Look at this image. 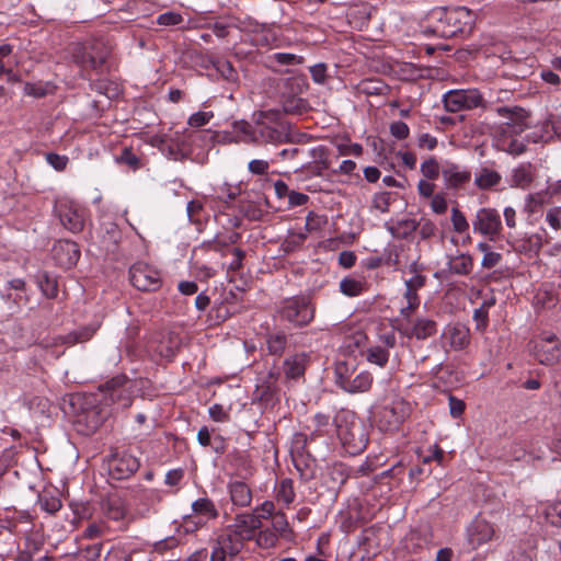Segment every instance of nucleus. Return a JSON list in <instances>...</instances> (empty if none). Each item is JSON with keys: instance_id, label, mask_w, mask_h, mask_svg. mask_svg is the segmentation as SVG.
<instances>
[{"instance_id": "1", "label": "nucleus", "mask_w": 561, "mask_h": 561, "mask_svg": "<svg viewBox=\"0 0 561 561\" xmlns=\"http://www.w3.org/2000/svg\"><path fill=\"white\" fill-rule=\"evenodd\" d=\"M433 32L440 37H453L469 33L474 24L476 14L466 7L437 9L433 12Z\"/></svg>"}, {"instance_id": "2", "label": "nucleus", "mask_w": 561, "mask_h": 561, "mask_svg": "<svg viewBox=\"0 0 561 561\" xmlns=\"http://www.w3.org/2000/svg\"><path fill=\"white\" fill-rule=\"evenodd\" d=\"M412 405L397 393H388L379 399L374 413L375 422L380 431L398 430L410 417Z\"/></svg>"}, {"instance_id": "3", "label": "nucleus", "mask_w": 561, "mask_h": 561, "mask_svg": "<svg viewBox=\"0 0 561 561\" xmlns=\"http://www.w3.org/2000/svg\"><path fill=\"white\" fill-rule=\"evenodd\" d=\"M334 423L337 437L347 453L355 455L365 449L368 442L365 426L354 412L339 411Z\"/></svg>"}, {"instance_id": "4", "label": "nucleus", "mask_w": 561, "mask_h": 561, "mask_svg": "<svg viewBox=\"0 0 561 561\" xmlns=\"http://www.w3.org/2000/svg\"><path fill=\"white\" fill-rule=\"evenodd\" d=\"M280 319L294 327L308 325L314 318V308L308 297L296 296L283 301L279 309Z\"/></svg>"}, {"instance_id": "5", "label": "nucleus", "mask_w": 561, "mask_h": 561, "mask_svg": "<svg viewBox=\"0 0 561 561\" xmlns=\"http://www.w3.org/2000/svg\"><path fill=\"white\" fill-rule=\"evenodd\" d=\"M255 134L259 144H283L290 141L289 134L285 127L277 122V115L273 112H260L255 119Z\"/></svg>"}, {"instance_id": "6", "label": "nucleus", "mask_w": 561, "mask_h": 561, "mask_svg": "<svg viewBox=\"0 0 561 561\" xmlns=\"http://www.w3.org/2000/svg\"><path fill=\"white\" fill-rule=\"evenodd\" d=\"M110 47L102 41H94L81 46L75 54V61L83 70L102 71L108 56Z\"/></svg>"}, {"instance_id": "7", "label": "nucleus", "mask_w": 561, "mask_h": 561, "mask_svg": "<svg viewBox=\"0 0 561 561\" xmlns=\"http://www.w3.org/2000/svg\"><path fill=\"white\" fill-rule=\"evenodd\" d=\"M443 103L447 112L457 113L481 106L483 98L477 89H457L447 91Z\"/></svg>"}, {"instance_id": "8", "label": "nucleus", "mask_w": 561, "mask_h": 561, "mask_svg": "<svg viewBox=\"0 0 561 561\" xmlns=\"http://www.w3.org/2000/svg\"><path fill=\"white\" fill-rule=\"evenodd\" d=\"M496 112L504 119L495 131L496 136H517L528 127V113L522 107L501 106Z\"/></svg>"}, {"instance_id": "9", "label": "nucleus", "mask_w": 561, "mask_h": 561, "mask_svg": "<svg viewBox=\"0 0 561 561\" xmlns=\"http://www.w3.org/2000/svg\"><path fill=\"white\" fill-rule=\"evenodd\" d=\"M60 222L71 232H80L84 227V208L70 199H60L56 204Z\"/></svg>"}, {"instance_id": "10", "label": "nucleus", "mask_w": 561, "mask_h": 561, "mask_svg": "<svg viewBox=\"0 0 561 561\" xmlns=\"http://www.w3.org/2000/svg\"><path fill=\"white\" fill-rule=\"evenodd\" d=\"M130 283L142 291L156 290L161 285L160 273L152 266L137 262L129 270Z\"/></svg>"}, {"instance_id": "11", "label": "nucleus", "mask_w": 561, "mask_h": 561, "mask_svg": "<svg viewBox=\"0 0 561 561\" xmlns=\"http://www.w3.org/2000/svg\"><path fill=\"white\" fill-rule=\"evenodd\" d=\"M534 354L537 360L542 365H553L561 359V347L558 336L553 333L545 332L536 341Z\"/></svg>"}, {"instance_id": "12", "label": "nucleus", "mask_w": 561, "mask_h": 561, "mask_svg": "<svg viewBox=\"0 0 561 561\" xmlns=\"http://www.w3.org/2000/svg\"><path fill=\"white\" fill-rule=\"evenodd\" d=\"M473 231L495 240L501 232L502 221L500 214L492 208H481L472 220Z\"/></svg>"}, {"instance_id": "13", "label": "nucleus", "mask_w": 561, "mask_h": 561, "mask_svg": "<svg viewBox=\"0 0 561 561\" xmlns=\"http://www.w3.org/2000/svg\"><path fill=\"white\" fill-rule=\"evenodd\" d=\"M243 539L233 533L229 527L221 534L213 548L211 561H227V558L237 556L242 547Z\"/></svg>"}, {"instance_id": "14", "label": "nucleus", "mask_w": 561, "mask_h": 561, "mask_svg": "<svg viewBox=\"0 0 561 561\" xmlns=\"http://www.w3.org/2000/svg\"><path fill=\"white\" fill-rule=\"evenodd\" d=\"M139 467V459L128 451L113 453L108 458L110 473L118 480L130 477Z\"/></svg>"}, {"instance_id": "15", "label": "nucleus", "mask_w": 561, "mask_h": 561, "mask_svg": "<svg viewBox=\"0 0 561 561\" xmlns=\"http://www.w3.org/2000/svg\"><path fill=\"white\" fill-rule=\"evenodd\" d=\"M442 176L446 188L459 190L470 182L471 172L466 167L446 161L442 165Z\"/></svg>"}, {"instance_id": "16", "label": "nucleus", "mask_w": 561, "mask_h": 561, "mask_svg": "<svg viewBox=\"0 0 561 561\" xmlns=\"http://www.w3.org/2000/svg\"><path fill=\"white\" fill-rule=\"evenodd\" d=\"M494 536V526L481 517H476L467 528L468 542L473 549L488 543Z\"/></svg>"}, {"instance_id": "17", "label": "nucleus", "mask_w": 561, "mask_h": 561, "mask_svg": "<svg viewBox=\"0 0 561 561\" xmlns=\"http://www.w3.org/2000/svg\"><path fill=\"white\" fill-rule=\"evenodd\" d=\"M56 262L66 268L77 264L80 257L78 244L69 240H60L53 248Z\"/></svg>"}, {"instance_id": "18", "label": "nucleus", "mask_w": 561, "mask_h": 561, "mask_svg": "<svg viewBox=\"0 0 561 561\" xmlns=\"http://www.w3.org/2000/svg\"><path fill=\"white\" fill-rule=\"evenodd\" d=\"M229 528L245 541L254 538L256 530L261 528V523L252 513H242L236 516Z\"/></svg>"}, {"instance_id": "19", "label": "nucleus", "mask_w": 561, "mask_h": 561, "mask_svg": "<svg viewBox=\"0 0 561 561\" xmlns=\"http://www.w3.org/2000/svg\"><path fill=\"white\" fill-rule=\"evenodd\" d=\"M403 334L411 339L426 340L437 332V324L434 320L428 318H417L411 325L402 329Z\"/></svg>"}, {"instance_id": "20", "label": "nucleus", "mask_w": 561, "mask_h": 561, "mask_svg": "<svg viewBox=\"0 0 561 561\" xmlns=\"http://www.w3.org/2000/svg\"><path fill=\"white\" fill-rule=\"evenodd\" d=\"M410 272L412 273L411 277L404 280L405 290L403 293V299L405 302L420 305L421 301L417 293L424 287L426 278L417 272L415 264L410 266Z\"/></svg>"}, {"instance_id": "21", "label": "nucleus", "mask_w": 561, "mask_h": 561, "mask_svg": "<svg viewBox=\"0 0 561 561\" xmlns=\"http://www.w3.org/2000/svg\"><path fill=\"white\" fill-rule=\"evenodd\" d=\"M373 380V375L367 370L359 371L358 374L355 373L345 385L343 391L352 394L367 392L371 388Z\"/></svg>"}, {"instance_id": "22", "label": "nucleus", "mask_w": 561, "mask_h": 561, "mask_svg": "<svg viewBox=\"0 0 561 561\" xmlns=\"http://www.w3.org/2000/svg\"><path fill=\"white\" fill-rule=\"evenodd\" d=\"M229 493L232 503L240 507L251 504L252 493L250 488L242 481H233L229 483Z\"/></svg>"}, {"instance_id": "23", "label": "nucleus", "mask_w": 561, "mask_h": 561, "mask_svg": "<svg viewBox=\"0 0 561 561\" xmlns=\"http://www.w3.org/2000/svg\"><path fill=\"white\" fill-rule=\"evenodd\" d=\"M308 356L305 353L296 354L284 362V373L287 378H299L305 374Z\"/></svg>"}, {"instance_id": "24", "label": "nucleus", "mask_w": 561, "mask_h": 561, "mask_svg": "<svg viewBox=\"0 0 561 561\" xmlns=\"http://www.w3.org/2000/svg\"><path fill=\"white\" fill-rule=\"evenodd\" d=\"M356 373V363L354 359L341 360L334 367V382L340 389H344L352 376Z\"/></svg>"}, {"instance_id": "25", "label": "nucleus", "mask_w": 561, "mask_h": 561, "mask_svg": "<svg viewBox=\"0 0 561 561\" xmlns=\"http://www.w3.org/2000/svg\"><path fill=\"white\" fill-rule=\"evenodd\" d=\"M447 334L450 347L456 351L463 350L469 344L470 332L465 325H454L448 330Z\"/></svg>"}, {"instance_id": "26", "label": "nucleus", "mask_w": 561, "mask_h": 561, "mask_svg": "<svg viewBox=\"0 0 561 561\" xmlns=\"http://www.w3.org/2000/svg\"><path fill=\"white\" fill-rule=\"evenodd\" d=\"M448 267L453 274L468 275L473 268V260L471 255L461 253L449 259Z\"/></svg>"}, {"instance_id": "27", "label": "nucleus", "mask_w": 561, "mask_h": 561, "mask_svg": "<svg viewBox=\"0 0 561 561\" xmlns=\"http://www.w3.org/2000/svg\"><path fill=\"white\" fill-rule=\"evenodd\" d=\"M192 512L203 516L205 519H216L218 517V510L214 502L208 497H199L192 503Z\"/></svg>"}, {"instance_id": "28", "label": "nucleus", "mask_w": 561, "mask_h": 561, "mask_svg": "<svg viewBox=\"0 0 561 561\" xmlns=\"http://www.w3.org/2000/svg\"><path fill=\"white\" fill-rule=\"evenodd\" d=\"M293 480L283 479L275 488V499L278 503L289 506L295 501Z\"/></svg>"}, {"instance_id": "29", "label": "nucleus", "mask_w": 561, "mask_h": 561, "mask_svg": "<svg viewBox=\"0 0 561 561\" xmlns=\"http://www.w3.org/2000/svg\"><path fill=\"white\" fill-rule=\"evenodd\" d=\"M501 175L494 170L483 168L474 178V184L480 190H489L501 182Z\"/></svg>"}, {"instance_id": "30", "label": "nucleus", "mask_w": 561, "mask_h": 561, "mask_svg": "<svg viewBox=\"0 0 561 561\" xmlns=\"http://www.w3.org/2000/svg\"><path fill=\"white\" fill-rule=\"evenodd\" d=\"M98 325L83 327L77 331L69 333L67 336L58 337L61 343L73 345L76 343H84L89 341L96 332Z\"/></svg>"}, {"instance_id": "31", "label": "nucleus", "mask_w": 561, "mask_h": 561, "mask_svg": "<svg viewBox=\"0 0 561 561\" xmlns=\"http://www.w3.org/2000/svg\"><path fill=\"white\" fill-rule=\"evenodd\" d=\"M533 175L529 165H519L512 171L511 185L526 188L530 185Z\"/></svg>"}, {"instance_id": "32", "label": "nucleus", "mask_w": 561, "mask_h": 561, "mask_svg": "<svg viewBox=\"0 0 561 561\" xmlns=\"http://www.w3.org/2000/svg\"><path fill=\"white\" fill-rule=\"evenodd\" d=\"M103 514L106 518L118 522L125 517V510L118 500H106L102 504Z\"/></svg>"}, {"instance_id": "33", "label": "nucleus", "mask_w": 561, "mask_h": 561, "mask_svg": "<svg viewBox=\"0 0 561 561\" xmlns=\"http://www.w3.org/2000/svg\"><path fill=\"white\" fill-rule=\"evenodd\" d=\"M309 157L317 163L318 174L323 170H328L331 165L328 148L324 146H318L309 150Z\"/></svg>"}, {"instance_id": "34", "label": "nucleus", "mask_w": 561, "mask_h": 561, "mask_svg": "<svg viewBox=\"0 0 561 561\" xmlns=\"http://www.w3.org/2000/svg\"><path fill=\"white\" fill-rule=\"evenodd\" d=\"M556 137L554 130L551 128V119L546 121L540 127H537L530 135L528 140L533 142H547Z\"/></svg>"}, {"instance_id": "35", "label": "nucleus", "mask_w": 561, "mask_h": 561, "mask_svg": "<svg viewBox=\"0 0 561 561\" xmlns=\"http://www.w3.org/2000/svg\"><path fill=\"white\" fill-rule=\"evenodd\" d=\"M256 545L262 549L274 548L278 542V535L270 528H264L255 533Z\"/></svg>"}, {"instance_id": "36", "label": "nucleus", "mask_w": 561, "mask_h": 561, "mask_svg": "<svg viewBox=\"0 0 561 561\" xmlns=\"http://www.w3.org/2000/svg\"><path fill=\"white\" fill-rule=\"evenodd\" d=\"M234 131L241 136V141L247 144H259V137L255 134V126L253 127L248 122L234 123Z\"/></svg>"}, {"instance_id": "37", "label": "nucleus", "mask_w": 561, "mask_h": 561, "mask_svg": "<svg viewBox=\"0 0 561 561\" xmlns=\"http://www.w3.org/2000/svg\"><path fill=\"white\" fill-rule=\"evenodd\" d=\"M366 359L370 364L385 367L389 360V351L381 346H371L366 351Z\"/></svg>"}, {"instance_id": "38", "label": "nucleus", "mask_w": 561, "mask_h": 561, "mask_svg": "<svg viewBox=\"0 0 561 561\" xmlns=\"http://www.w3.org/2000/svg\"><path fill=\"white\" fill-rule=\"evenodd\" d=\"M513 136H496V146L508 153L519 154L524 151V145L516 139L512 138Z\"/></svg>"}, {"instance_id": "39", "label": "nucleus", "mask_w": 561, "mask_h": 561, "mask_svg": "<svg viewBox=\"0 0 561 561\" xmlns=\"http://www.w3.org/2000/svg\"><path fill=\"white\" fill-rule=\"evenodd\" d=\"M341 291L348 297H356L364 290V284L355 278L346 277L340 282Z\"/></svg>"}, {"instance_id": "40", "label": "nucleus", "mask_w": 561, "mask_h": 561, "mask_svg": "<svg viewBox=\"0 0 561 561\" xmlns=\"http://www.w3.org/2000/svg\"><path fill=\"white\" fill-rule=\"evenodd\" d=\"M38 285L42 293L47 298H54L57 295V282L51 278L47 273H43L38 276Z\"/></svg>"}, {"instance_id": "41", "label": "nucleus", "mask_w": 561, "mask_h": 561, "mask_svg": "<svg viewBox=\"0 0 561 561\" xmlns=\"http://www.w3.org/2000/svg\"><path fill=\"white\" fill-rule=\"evenodd\" d=\"M308 107V103L306 100L301 98H287L283 102V108L286 113L290 114H301Z\"/></svg>"}, {"instance_id": "42", "label": "nucleus", "mask_w": 561, "mask_h": 561, "mask_svg": "<svg viewBox=\"0 0 561 561\" xmlns=\"http://www.w3.org/2000/svg\"><path fill=\"white\" fill-rule=\"evenodd\" d=\"M207 519L192 512L183 517V528L186 533H194L207 524Z\"/></svg>"}, {"instance_id": "43", "label": "nucleus", "mask_w": 561, "mask_h": 561, "mask_svg": "<svg viewBox=\"0 0 561 561\" xmlns=\"http://www.w3.org/2000/svg\"><path fill=\"white\" fill-rule=\"evenodd\" d=\"M272 527L278 536L285 537L287 533H290L289 524L285 513L276 512L272 517Z\"/></svg>"}, {"instance_id": "44", "label": "nucleus", "mask_w": 561, "mask_h": 561, "mask_svg": "<svg viewBox=\"0 0 561 561\" xmlns=\"http://www.w3.org/2000/svg\"><path fill=\"white\" fill-rule=\"evenodd\" d=\"M287 344V337L284 333H275L267 339V347L271 354L279 355Z\"/></svg>"}, {"instance_id": "45", "label": "nucleus", "mask_w": 561, "mask_h": 561, "mask_svg": "<svg viewBox=\"0 0 561 561\" xmlns=\"http://www.w3.org/2000/svg\"><path fill=\"white\" fill-rule=\"evenodd\" d=\"M108 530V526L105 522L99 520L93 522L87 526L83 531V537L85 539H95L103 536Z\"/></svg>"}, {"instance_id": "46", "label": "nucleus", "mask_w": 561, "mask_h": 561, "mask_svg": "<svg viewBox=\"0 0 561 561\" xmlns=\"http://www.w3.org/2000/svg\"><path fill=\"white\" fill-rule=\"evenodd\" d=\"M420 169L422 174L428 180L437 179L439 175V171L442 172V169L439 168L437 160L434 158H430L422 162Z\"/></svg>"}, {"instance_id": "47", "label": "nucleus", "mask_w": 561, "mask_h": 561, "mask_svg": "<svg viewBox=\"0 0 561 561\" xmlns=\"http://www.w3.org/2000/svg\"><path fill=\"white\" fill-rule=\"evenodd\" d=\"M450 220L456 232L463 233L469 230V222L458 208L451 209Z\"/></svg>"}, {"instance_id": "48", "label": "nucleus", "mask_w": 561, "mask_h": 561, "mask_svg": "<svg viewBox=\"0 0 561 561\" xmlns=\"http://www.w3.org/2000/svg\"><path fill=\"white\" fill-rule=\"evenodd\" d=\"M275 513V505L272 501H264L252 512V514L257 517L261 524L263 519L272 518Z\"/></svg>"}, {"instance_id": "49", "label": "nucleus", "mask_w": 561, "mask_h": 561, "mask_svg": "<svg viewBox=\"0 0 561 561\" xmlns=\"http://www.w3.org/2000/svg\"><path fill=\"white\" fill-rule=\"evenodd\" d=\"M214 117L213 112L199 111L192 114L187 119V125L191 127L199 128L207 125Z\"/></svg>"}, {"instance_id": "50", "label": "nucleus", "mask_w": 561, "mask_h": 561, "mask_svg": "<svg viewBox=\"0 0 561 561\" xmlns=\"http://www.w3.org/2000/svg\"><path fill=\"white\" fill-rule=\"evenodd\" d=\"M270 58L278 65H299L304 60L301 56L290 53H275Z\"/></svg>"}, {"instance_id": "51", "label": "nucleus", "mask_w": 561, "mask_h": 561, "mask_svg": "<svg viewBox=\"0 0 561 561\" xmlns=\"http://www.w3.org/2000/svg\"><path fill=\"white\" fill-rule=\"evenodd\" d=\"M494 304L493 300L484 301L482 306L474 310L473 319L477 322L478 329H484L488 324V309Z\"/></svg>"}, {"instance_id": "52", "label": "nucleus", "mask_w": 561, "mask_h": 561, "mask_svg": "<svg viewBox=\"0 0 561 561\" xmlns=\"http://www.w3.org/2000/svg\"><path fill=\"white\" fill-rule=\"evenodd\" d=\"M229 252L232 254V260L228 264L227 271L229 273L238 272L243 265V259L245 256V253H244V251H242L239 248H233V249L229 250Z\"/></svg>"}, {"instance_id": "53", "label": "nucleus", "mask_w": 561, "mask_h": 561, "mask_svg": "<svg viewBox=\"0 0 561 561\" xmlns=\"http://www.w3.org/2000/svg\"><path fill=\"white\" fill-rule=\"evenodd\" d=\"M38 503L42 510L50 514L58 512L61 507L60 500L54 496H41Z\"/></svg>"}, {"instance_id": "54", "label": "nucleus", "mask_w": 561, "mask_h": 561, "mask_svg": "<svg viewBox=\"0 0 561 561\" xmlns=\"http://www.w3.org/2000/svg\"><path fill=\"white\" fill-rule=\"evenodd\" d=\"M116 161L127 164L133 169H137L139 167L138 157L129 148H124L121 154L116 158Z\"/></svg>"}, {"instance_id": "55", "label": "nucleus", "mask_w": 561, "mask_h": 561, "mask_svg": "<svg viewBox=\"0 0 561 561\" xmlns=\"http://www.w3.org/2000/svg\"><path fill=\"white\" fill-rule=\"evenodd\" d=\"M46 161L49 165H51L56 171H64L69 162L67 156H60L57 153H47Z\"/></svg>"}, {"instance_id": "56", "label": "nucleus", "mask_w": 561, "mask_h": 561, "mask_svg": "<svg viewBox=\"0 0 561 561\" xmlns=\"http://www.w3.org/2000/svg\"><path fill=\"white\" fill-rule=\"evenodd\" d=\"M327 224V218L324 216L317 215L314 213H309L306 218V228L309 231L319 230Z\"/></svg>"}, {"instance_id": "57", "label": "nucleus", "mask_w": 561, "mask_h": 561, "mask_svg": "<svg viewBox=\"0 0 561 561\" xmlns=\"http://www.w3.org/2000/svg\"><path fill=\"white\" fill-rule=\"evenodd\" d=\"M270 169V163L265 160L254 159L248 164V170L255 175H265Z\"/></svg>"}, {"instance_id": "58", "label": "nucleus", "mask_w": 561, "mask_h": 561, "mask_svg": "<svg viewBox=\"0 0 561 561\" xmlns=\"http://www.w3.org/2000/svg\"><path fill=\"white\" fill-rule=\"evenodd\" d=\"M182 21H183L182 15L180 13H175V12L162 13L157 19L158 24L165 25V26L178 25V24L182 23Z\"/></svg>"}, {"instance_id": "59", "label": "nucleus", "mask_w": 561, "mask_h": 561, "mask_svg": "<svg viewBox=\"0 0 561 561\" xmlns=\"http://www.w3.org/2000/svg\"><path fill=\"white\" fill-rule=\"evenodd\" d=\"M546 221L552 229L559 230L561 228V207L550 208L546 214Z\"/></svg>"}, {"instance_id": "60", "label": "nucleus", "mask_w": 561, "mask_h": 561, "mask_svg": "<svg viewBox=\"0 0 561 561\" xmlns=\"http://www.w3.org/2000/svg\"><path fill=\"white\" fill-rule=\"evenodd\" d=\"M390 133L397 139H405L410 134V129L404 122L397 121L390 125Z\"/></svg>"}, {"instance_id": "61", "label": "nucleus", "mask_w": 561, "mask_h": 561, "mask_svg": "<svg viewBox=\"0 0 561 561\" xmlns=\"http://www.w3.org/2000/svg\"><path fill=\"white\" fill-rule=\"evenodd\" d=\"M102 551V543H94L88 546L82 552L81 557L84 561H99Z\"/></svg>"}, {"instance_id": "62", "label": "nucleus", "mask_w": 561, "mask_h": 561, "mask_svg": "<svg viewBox=\"0 0 561 561\" xmlns=\"http://www.w3.org/2000/svg\"><path fill=\"white\" fill-rule=\"evenodd\" d=\"M161 153L170 159L179 160L182 158V152L178 144L168 139V142L160 150Z\"/></svg>"}, {"instance_id": "63", "label": "nucleus", "mask_w": 561, "mask_h": 561, "mask_svg": "<svg viewBox=\"0 0 561 561\" xmlns=\"http://www.w3.org/2000/svg\"><path fill=\"white\" fill-rule=\"evenodd\" d=\"M385 84L380 81L368 80L362 83V91L367 94H382Z\"/></svg>"}, {"instance_id": "64", "label": "nucleus", "mask_w": 561, "mask_h": 561, "mask_svg": "<svg viewBox=\"0 0 561 561\" xmlns=\"http://www.w3.org/2000/svg\"><path fill=\"white\" fill-rule=\"evenodd\" d=\"M312 80L316 83H324L327 78V66L324 64H317L310 68Z\"/></svg>"}]
</instances>
